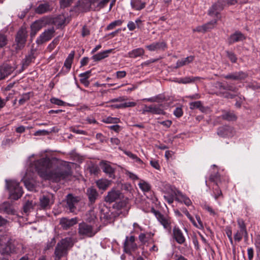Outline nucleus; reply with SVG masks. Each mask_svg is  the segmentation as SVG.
I'll list each match as a JSON object with an SVG mask.
<instances>
[{"instance_id":"obj_26","label":"nucleus","mask_w":260,"mask_h":260,"mask_svg":"<svg viewBox=\"0 0 260 260\" xmlns=\"http://www.w3.org/2000/svg\"><path fill=\"white\" fill-rule=\"evenodd\" d=\"M216 22H217V21L216 20L211 21L210 22H209L204 25H203L202 26H199L197 27L195 29H193V30L196 31H199V32H204L207 31V29H208V28H207V25H210L211 26L209 28H213L215 26V25L216 23Z\"/></svg>"},{"instance_id":"obj_52","label":"nucleus","mask_w":260,"mask_h":260,"mask_svg":"<svg viewBox=\"0 0 260 260\" xmlns=\"http://www.w3.org/2000/svg\"><path fill=\"white\" fill-rule=\"evenodd\" d=\"M7 43V39L6 37L4 35L0 34V48L5 46Z\"/></svg>"},{"instance_id":"obj_47","label":"nucleus","mask_w":260,"mask_h":260,"mask_svg":"<svg viewBox=\"0 0 260 260\" xmlns=\"http://www.w3.org/2000/svg\"><path fill=\"white\" fill-rule=\"evenodd\" d=\"M34 203L32 201H27L23 206L24 212L27 213L30 211L33 208Z\"/></svg>"},{"instance_id":"obj_46","label":"nucleus","mask_w":260,"mask_h":260,"mask_svg":"<svg viewBox=\"0 0 260 260\" xmlns=\"http://www.w3.org/2000/svg\"><path fill=\"white\" fill-rule=\"evenodd\" d=\"M190 108L191 109H194L196 108H199L200 110L203 111V107L202 106V103L200 101H196L194 102H191L190 104Z\"/></svg>"},{"instance_id":"obj_20","label":"nucleus","mask_w":260,"mask_h":260,"mask_svg":"<svg viewBox=\"0 0 260 260\" xmlns=\"http://www.w3.org/2000/svg\"><path fill=\"white\" fill-rule=\"evenodd\" d=\"M248 76L247 73L243 72H235L229 74L224 76L225 79H232L234 80H242L246 78Z\"/></svg>"},{"instance_id":"obj_35","label":"nucleus","mask_w":260,"mask_h":260,"mask_svg":"<svg viewBox=\"0 0 260 260\" xmlns=\"http://www.w3.org/2000/svg\"><path fill=\"white\" fill-rule=\"evenodd\" d=\"M87 193L91 202H94L98 194L95 189L93 188H88L87 190Z\"/></svg>"},{"instance_id":"obj_29","label":"nucleus","mask_w":260,"mask_h":260,"mask_svg":"<svg viewBox=\"0 0 260 260\" xmlns=\"http://www.w3.org/2000/svg\"><path fill=\"white\" fill-rule=\"evenodd\" d=\"M42 23L39 21H35L31 25L30 36L34 37L37 32L42 28Z\"/></svg>"},{"instance_id":"obj_5","label":"nucleus","mask_w":260,"mask_h":260,"mask_svg":"<svg viewBox=\"0 0 260 260\" xmlns=\"http://www.w3.org/2000/svg\"><path fill=\"white\" fill-rule=\"evenodd\" d=\"M151 212L153 213L157 220L165 229L170 230L171 220L168 216L162 215L159 211L155 210L153 208L151 209Z\"/></svg>"},{"instance_id":"obj_17","label":"nucleus","mask_w":260,"mask_h":260,"mask_svg":"<svg viewBox=\"0 0 260 260\" xmlns=\"http://www.w3.org/2000/svg\"><path fill=\"white\" fill-rule=\"evenodd\" d=\"M146 48L150 51H157L164 50L167 48L166 43L164 42H154L146 46Z\"/></svg>"},{"instance_id":"obj_13","label":"nucleus","mask_w":260,"mask_h":260,"mask_svg":"<svg viewBox=\"0 0 260 260\" xmlns=\"http://www.w3.org/2000/svg\"><path fill=\"white\" fill-rule=\"evenodd\" d=\"M79 201V198L78 197H74L71 194H69L67 197V207L70 212H74L76 206Z\"/></svg>"},{"instance_id":"obj_45","label":"nucleus","mask_w":260,"mask_h":260,"mask_svg":"<svg viewBox=\"0 0 260 260\" xmlns=\"http://www.w3.org/2000/svg\"><path fill=\"white\" fill-rule=\"evenodd\" d=\"M28 174V172L26 173V176L24 177L22 180H23L24 184L25 187L29 190H32L34 189V185L29 181L27 180L26 178Z\"/></svg>"},{"instance_id":"obj_54","label":"nucleus","mask_w":260,"mask_h":260,"mask_svg":"<svg viewBox=\"0 0 260 260\" xmlns=\"http://www.w3.org/2000/svg\"><path fill=\"white\" fill-rule=\"evenodd\" d=\"M174 114L177 117H180L183 115V111L181 108L177 107L174 111Z\"/></svg>"},{"instance_id":"obj_41","label":"nucleus","mask_w":260,"mask_h":260,"mask_svg":"<svg viewBox=\"0 0 260 260\" xmlns=\"http://www.w3.org/2000/svg\"><path fill=\"white\" fill-rule=\"evenodd\" d=\"M196 218L197 220V222L194 220V219L193 218V221H191L192 223V224H193V225L199 229H203L204 225H203V222L201 219L199 215H196Z\"/></svg>"},{"instance_id":"obj_32","label":"nucleus","mask_w":260,"mask_h":260,"mask_svg":"<svg viewBox=\"0 0 260 260\" xmlns=\"http://www.w3.org/2000/svg\"><path fill=\"white\" fill-rule=\"evenodd\" d=\"M111 50H107L103 52H101L100 53H97L96 54L92 56V59L94 61H99L107 57H108L109 53L111 52Z\"/></svg>"},{"instance_id":"obj_58","label":"nucleus","mask_w":260,"mask_h":260,"mask_svg":"<svg viewBox=\"0 0 260 260\" xmlns=\"http://www.w3.org/2000/svg\"><path fill=\"white\" fill-rule=\"evenodd\" d=\"M126 73L124 71H118L116 73L117 78L121 79L125 77Z\"/></svg>"},{"instance_id":"obj_30","label":"nucleus","mask_w":260,"mask_h":260,"mask_svg":"<svg viewBox=\"0 0 260 260\" xmlns=\"http://www.w3.org/2000/svg\"><path fill=\"white\" fill-rule=\"evenodd\" d=\"M144 54V50L142 48H138L129 51L127 56L131 58H136L142 56Z\"/></svg>"},{"instance_id":"obj_4","label":"nucleus","mask_w":260,"mask_h":260,"mask_svg":"<svg viewBox=\"0 0 260 260\" xmlns=\"http://www.w3.org/2000/svg\"><path fill=\"white\" fill-rule=\"evenodd\" d=\"M238 225V230L236 231L234 235V240L237 242H240L243 237L247 240L248 239V233L244 221L242 219L237 220Z\"/></svg>"},{"instance_id":"obj_3","label":"nucleus","mask_w":260,"mask_h":260,"mask_svg":"<svg viewBox=\"0 0 260 260\" xmlns=\"http://www.w3.org/2000/svg\"><path fill=\"white\" fill-rule=\"evenodd\" d=\"M5 181L6 188L9 191L10 198L15 200L20 198L22 194V190L19 183L13 180L6 179Z\"/></svg>"},{"instance_id":"obj_7","label":"nucleus","mask_w":260,"mask_h":260,"mask_svg":"<svg viewBox=\"0 0 260 260\" xmlns=\"http://www.w3.org/2000/svg\"><path fill=\"white\" fill-rule=\"evenodd\" d=\"M147 113L157 115H164L165 114L164 110L161 108V105H151L147 106L144 105L142 109V113L146 114Z\"/></svg>"},{"instance_id":"obj_38","label":"nucleus","mask_w":260,"mask_h":260,"mask_svg":"<svg viewBox=\"0 0 260 260\" xmlns=\"http://www.w3.org/2000/svg\"><path fill=\"white\" fill-rule=\"evenodd\" d=\"M122 23V21L117 20L110 23L106 28L107 30H110L114 29L117 26H120Z\"/></svg>"},{"instance_id":"obj_44","label":"nucleus","mask_w":260,"mask_h":260,"mask_svg":"<svg viewBox=\"0 0 260 260\" xmlns=\"http://www.w3.org/2000/svg\"><path fill=\"white\" fill-rule=\"evenodd\" d=\"M222 118L229 121L234 120L236 119V117L233 113L226 112L222 115Z\"/></svg>"},{"instance_id":"obj_49","label":"nucleus","mask_w":260,"mask_h":260,"mask_svg":"<svg viewBox=\"0 0 260 260\" xmlns=\"http://www.w3.org/2000/svg\"><path fill=\"white\" fill-rule=\"evenodd\" d=\"M30 98L29 93H25L21 95V98L19 100V104L20 105H23L28 101Z\"/></svg>"},{"instance_id":"obj_42","label":"nucleus","mask_w":260,"mask_h":260,"mask_svg":"<svg viewBox=\"0 0 260 260\" xmlns=\"http://www.w3.org/2000/svg\"><path fill=\"white\" fill-rule=\"evenodd\" d=\"M194 80H195V78L190 77H185L184 78L179 79L177 81V82L179 83L187 84V83H189L194 82Z\"/></svg>"},{"instance_id":"obj_36","label":"nucleus","mask_w":260,"mask_h":260,"mask_svg":"<svg viewBox=\"0 0 260 260\" xmlns=\"http://www.w3.org/2000/svg\"><path fill=\"white\" fill-rule=\"evenodd\" d=\"M180 202H183L186 206H190L191 204V200L186 196L183 194L181 192L177 197L176 200Z\"/></svg>"},{"instance_id":"obj_61","label":"nucleus","mask_w":260,"mask_h":260,"mask_svg":"<svg viewBox=\"0 0 260 260\" xmlns=\"http://www.w3.org/2000/svg\"><path fill=\"white\" fill-rule=\"evenodd\" d=\"M159 123L164 125V126H165L167 128H169L171 126V125L172 123V122L171 120H166V121L159 122Z\"/></svg>"},{"instance_id":"obj_64","label":"nucleus","mask_w":260,"mask_h":260,"mask_svg":"<svg viewBox=\"0 0 260 260\" xmlns=\"http://www.w3.org/2000/svg\"><path fill=\"white\" fill-rule=\"evenodd\" d=\"M127 26L128 29L131 31L134 30L136 27L135 23L133 21H129Z\"/></svg>"},{"instance_id":"obj_50","label":"nucleus","mask_w":260,"mask_h":260,"mask_svg":"<svg viewBox=\"0 0 260 260\" xmlns=\"http://www.w3.org/2000/svg\"><path fill=\"white\" fill-rule=\"evenodd\" d=\"M51 103L55 104L58 106H63L65 103L61 100L58 99L53 98L50 100Z\"/></svg>"},{"instance_id":"obj_2","label":"nucleus","mask_w":260,"mask_h":260,"mask_svg":"<svg viewBox=\"0 0 260 260\" xmlns=\"http://www.w3.org/2000/svg\"><path fill=\"white\" fill-rule=\"evenodd\" d=\"M73 241L71 238H66L59 242L54 251V260H59L67 254L68 250L73 246Z\"/></svg>"},{"instance_id":"obj_39","label":"nucleus","mask_w":260,"mask_h":260,"mask_svg":"<svg viewBox=\"0 0 260 260\" xmlns=\"http://www.w3.org/2000/svg\"><path fill=\"white\" fill-rule=\"evenodd\" d=\"M125 154L133 159L136 162L138 163V164L141 165L143 164V161L136 155L132 153L131 152L126 151L125 152Z\"/></svg>"},{"instance_id":"obj_23","label":"nucleus","mask_w":260,"mask_h":260,"mask_svg":"<svg viewBox=\"0 0 260 260\" xmlns=\"http://www.w3.org/2000/svg\"><path fill=\"white\" fill-rule=\"evenodd\" d=\"M121 192L119 190L112 189L109 191L105 198V201L107 202H113L120 198Z\"/></svg>"},{"instance_id":"obj_21","label":"nucleus","mask_w":260,"mask_h":260,"mask_svg":"<svg viewBox=\"0 0 260 260\" xmlns=\"http://www.w3.org/2000/svg\"><path fill=\"white\" fill-rule=\"evenodd\" d=\"M92 4L90 0H79L77 7L79 11L85 12L90 10Z\"/></svg>"},{"instance_id":"obj_48","label":"nucleus","mask_w":260,"mask_h":260,"mask_svg":"<svg viewBox=\"0 0 260 260\" xmlns=\"http://www.w3.org/2000/svg\"><path fill=\"white\" fill-rule=\"evenodd\" d=\"M254 245L256 247L257 254L260 256V236L257 235L255 239Z\"/></svg>"},{"instance_id":"obj_10","label":"nucleus","mask_w":260,"mask_h":260,"mask_svg":"<svg viewBox=\"0 0 260 260\" xmlns=\"http://www.w3.org/2000/svg\"><path fill=\"white\" fill-rule=\"evenodd\" d=\"M27 36V31L24 28H21L18 31L16 36L15 41L17 44L16 49H21L22 48L26 42Z\"/></svg>"},{"instance_id":"obj_51","label":"nucleus","mask_w":260,"mask_h":260,"mask_svg":"<svg viewBox=\"0 0 260 260\" xmlns=\"http://www.w3.org/2000/svg\"><path fill=\"white\" fill-rule=\"evenodd\" d=\"M164 198L166 202H168V204H171L173 203L174 199H176V196H174L173 195H166L165 194L164 196Z\"/></svg>"},{"instance_id":"obj_34","label":"nucleus","mask_w":260,"mask_h":260,"mask_svg":"<svg viewBox=\"0 0 260 260\" xmlns=\"http://www.w3.org/2000/svg\"><path fill=\"white\" fill-rule=\"evenodd\" d=\"M12 69L9 67H3L0 68V80L4 79L11 74Z\"/></svg>"},{"instance_id":"obj_63","label":"nucleus","mask_w":260,"mask_h":260,"mask_svg":"<svg viewBox=\"0 0 260 260\" xmlns=\"http://www.w3.org/2000/svg\"><path fill=\"white\" fill-rule=\"evenodd\" d=\"M90 76V72L87 71L86 72L81 73L79 75L80 78H85V79H88Z\"/></svg>"},{"instance_id":"obj_22","label":"nucleus","mask_w":260,"mask_h":260,"mask_svg":"<svg viewBox=\"0 0 260 260\" xmlns=\"http://www.w3.org/2000/svg\"><path fill=\"white\" fill-rule=\"evenodd\" d=\"M8 241V239L5 236L0 239V252L2 254H8L11 252L10 246L6 244Z\"/></svg>"},{"instance_id":"obj_1","label":"nucleus","mask_w":260,"mask_h":260,"mask_svg":"<svg viewBox=\"0 0 260 260\" xmlns=\"http://www.w3.org/2000/svg\"><path fill=\"white\" fill-rule=\"evenodd\" d=\"M51 165L49 158L45 157L36 161L31 167L41 178L52 181L66 180L71 176L70 162H64L54 169H51Z\"/></svg>"},{"instance_id":"obj_40","label":"nucleus","mask_w":260,"mask_h":260,"mask_svg":"<svg viewBox=\"0 0 260 260\" xmlns=\"http://www.w3.org/2000/svg\"><path fill=\"white\" fill-rule=\"evenodd\" d=\"M102 121L106 123H118L120 122V119L116 117H108L104 118Z\"/></svg>"},{"instance_id":"obj_43","label":"nucleus","mask_w":260,"mask_h":260,"mask_svg":"<svg viewBox=\"0 0 260 260\" xmlns=\"http://www.w3.org/2000/svg\"><path fill=\"white\" fill-rule=\"evenodd\" d=\"M96 218V216L93 210H90L88 213L86 214V220L88 222L93 221Z\"/></svg>"},{"instance_id":"obj_18","label":"nucleus","mask_w":260,"mask_h":260,"mask_svg":"<svg viewBox=\"0 0 260 260\" xmlns=\"http://www.w3.org/2000/svg\"><path fill=\"white\" fill-rule=\"evenodd\" d=\"M78 222L77 218L75 217L71 219L62 218L60 220V224L64 230H67L70 227L76 224Z\"/></svg>"},{"instance_id":"obj_8","label":"nucleus","mask_w":260,"mask_h":260,"mask_svg":"<svg viewBox=\"0 0 260 260\" xmlns=\"http://www.w3.org/2000/svg\"><path fill=\"white\" fill-rule=\"evenodd\" d=\"M54 197L52 193L43 195L40 198V205L43 209H49L54 204Z\"/></svg>"},{"instance_id":"obj_56","label":"nucleus","mask_w":260,"mask_h":260,"mask_svg":"<svg viewBox=\"0 0 260 260\" xmlns=\"http://www.w3.org/2000/svg\"><path fill=\"white\" fill-rule=\"evenodd\" d=\"M248 258L249 260H252L254 255V250L253 248L250 247L247 249Z\"/></svg>"},{"instance_id":"obj_14","label":"nucleus","mask_w":260,"mask_h":260,"mask_svg":"<svg viewBox=\"0 0 260 260\" xmlns=\"http://www.w3.org/2000/svg\"><path fill=\"white\" fill-rule=\"evenodd\" d=\"M54 30L53 28L45 30L37 39L36 43L38 44H42L50 40L53 37Z\"/></svg>"},{"instance_id":"obj_55","label":"nucleus","mask_w":260,"mask_h":260,"mask_svg":"<svg viewBox=\"0 0 260 260\" xmlns=\"http://www.w3.org/2000/svg\"><path fill=\"white\" fill-rule=\"evenodd\" d=\"M73 0H60V3L61 7L65 8L69 6Z\"/></svg>"},{"instance_id":"obj_31","label":"nucleus","mask_w":260,"mask_h":260,"mask_svg":"<svg viewBox=\"0 0 260 260\" xmlns=\"http://www.w3.org/2000/svg\"><path fill=\"white\" fill-rule=\"evenodd\" d=\"M194 59L193 56H189L185 58L178 60L176 62V68H180L191 62Z\"/></svg>"},{"instance_id":"obj_12","label":"nucleus","mask_w":260,"mask_h":260,"mask_svg":"<svg viewBox=\"0 0 260 260\" xmlns=\"http://www.w3.org/2000/svg\"><path fill=\"white\" fill-rule=\"evenodd\" d=\"M75 52L72 51L66 58L64 62L63 67L61 70L59 72L58 75H64L68 73L71 69V65L73 62V60L74 57Z\"/></svg>"},{"instance_id":"obj_16","label":"nucleus","mask_w":260,"mask_h":260,"mask_svg":"<svg viewBox=\"0 0 260 260\" xmlns=\"http://www.w3.org/2000/svg\"><path fill=\"white\" fill-rule=\"evenodd\" d=\"M173 237L179 244H183L185 241V237L182 231L177 226H175L173 230Z\"/></svg>"},{"instance_id":"obj_53","label":"nucleus","mask_w":260,"mask_h":260,"mask_svg":"<svg viewBox=\"0 0 260 260\" xmlns=\"http://www.w3.org/2000/svg\"><path fill=\"white\" fill-rule=\"evenodd\" d=\"M125 174L126 175L128 176L129 177V178H131V179H132L133 180H136L139 179V177H138V176L137 175L134 174L133 173L129 171L126 170L125 172Z\"/></svg>"},{"instance_id":"obj_11","label":"nucleus","mask_w":260,"mask_h":260,"mask_svg":"<svg viewBox=\"0 0 260 260\" xmlns=\"http://www.w3.org/2000/svg\"><path fill=\"white\" fill-rule=\"evenodd\" d=\"M135 237L133 236L126 237L124 244V250L126 253H131L132 251L136 249L137 245L135 242Z\"/></svg>"},{"instance_id":"obj_25","label":"nucleus","mask_w":260,"mask_h":260,"mask_svg":"<svg viewBox=\"0 0 260 260\" xmlns=\"http://www.w3.org/2000/svg\"><path fill=\"white\" fill-rule=\"evenodd\" d=\"M243 35L240 32L237 31L232 35L228 39V42L230 44L242 41L244 39Z\"/></svg>"},{"instance_id":"obj_57","label":"nucleus","mask_w":260,"mask_h":260,"mask_svg":"<svg viewBox=\"0 0 260 260\" xmlns=\"http://www.w3.org/2000/svg\"><path fill=\"white\" fill-rule=\"evenodd\" d=\"M227 55L232 62H235L236 61L237 57L233 53L231 52H227Z\"/></svg>"},{"instance_id":"obj_62","label":"nucleus","mask_w":260,"mask_h":260,"mask_svg":"<svg viewBox=\"0 0 260 260\" xmlns=\"http://www.w3.org/2000/svg\"><path fill=\"white\" fill-rule=\"evenodd\" d=\"M109 128L115 131L116 133H118L121 127L119 125H113L108 126Z\"/></svg>"},{"instance_id":"obj_9","label":"nucleus","mask_w":260,"mask_h":260,"mask_svg":"<svg viewBox=\"0 0 260 260\" xmlns=\"http://www.w3.org/2000/svg\"><path fill=\"white\" fill-rule=\"evenodd\" d=\"M225 6L224 0H218L212 6L208 11V14L211 16H217Z\"/></svg>"},{"instance_id":"obj_59","label":"nucleus","mask_w":260,"mask_h":260,"mask_svg":"<svg viewBox=\"0 0 260 260\" xmlns=\"http://www.w3.org/2000/svg\"><path fill=\"white\" fill-rule=\"evenodd\" d=\"M49 132L48 131L43 129V130H39L35 132V136H41V135H47L49 134Z\"/></svg>"},{"instance_id":"obj_27","label":"nucleus","mask_w":260,"mask_h":260,"mask_svg":"<svg viewBox=\"0 0 260 260\" xmlns=\"http://www.w3.org/2000/svg\"><path fill=\"white\" fill-rule=\"evenodd\" d=\"M111 181L106 179H101L96 181V184L100 189L105 190L110 185Z\"/></svg>"},{"instance_id":"obj_60","label":"nucleus","mask_w":260,"mask_h":260,"mask_svg":"<svg viewBox=\"0 0 260 260\" xmlns=\"http://www.w3.org/2000/svg\"><path fill=\"white\" fill-rule=\"evenodd\" d=\"M136 105V103L134 102H125L123 103V108L133 107Z\"/></svg>"},{"instance_id":"obj_24","label":"nucleus","mask_w":260,"mask_h":260,"mask_svg":"<svg viewBox=\"0 0 260 260\" xmlns=\"http://www.w3.org/2000/svg\"><path fill=\"white\" fill-rule=\"evenodd\" d=\"M131 6L133 10L140 11L145 7L146 3L141 0H131Z\"/></svg>"},{"instance_id":"obj_19","label":"nucleus","mask_w":260,"mask_h":260,"mask_svg":"<svg viewBox=\"0 0 260 260\" xmlns=\"http://www.w3.org/2000/svg\"><path fill=\"white\" fill-rule=\"evenodd\" d=\"M217 134L222 137H231L234 134V131L230 126H223L218 128Z\"/></svg>"},{"instance_id":"obj_33","label":"nucleus","mask_w":260,"mask_h":260,"mask_svg":"<svg viewBox=\"0 0 260 260\" xmlns=\"http://www.w3.org/2000/svg\"><path fill=\"white\" fill-rule=\"evenodd\" d=\"M138 186L141 190L144 192L149 191L151 188V185L144 180H140V182L138 183Z\"/></svg>"},{"instance_id":"obj_28","label":"nucleus","mask_w":260,"mask_h":260,"mask_svg":"<svg viewBox=\"0 0 260 260\" xmlns=\"http://www.w3.org/2000/svg\"><path fill=\"white\" fill-rule=\"evenodd\" d=\"M165 192L166 195H173L174 196H176V199L180 193V191L177 190L176 187L170 185H166Z\"/></svg>"},{"instance_id":"obj_37","label":"nucleus","mask_w":260,"mask_h":260,"mask_svg":"<svg viewBox=\"0 0 260 260\" xmlns=\"http://www.w3.org/2000/svg\"><path fill=\"white\" fill-rule=\"evenodd\" d=\"M50 10L49 5L47 3H45L40 5L36 9V12L39 14H43L50 11Z\"/></svg>"},{"instance_id":"obj_15","label":"nucleus","mask_w":260,"mask_h":260,"mask_svg":"<svg viewBox=\"0 0 260 260\" xmlns=\"http://www.w3.org/2000/svg\"><path fill=\"white\" fill-rule=\"evenodd\" d=\"M100 166L103 172L109 175L111 178H114L115 169L111 166L109 162L102 161L100 163Z\"/></svg>"},{"instance_id":"obj_6","label":"nucleus","mask_w":260,"mask_h":260,"mask_svg":"<svg viewBox=\"0 0 260 260\" xmlns=\"http://www.w3.org/2000/svg\"><path fill=\"white\" fill-rule=\"evenodd\" d=\"M96 232L91 225L84 222L79 224L78 233L81 236L91 237L94 236Z\"/></svg>"}]
</instances>
